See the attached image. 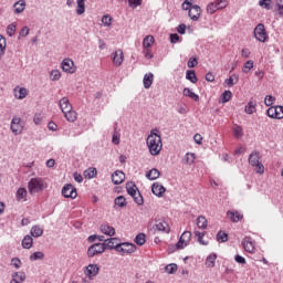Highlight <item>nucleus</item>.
I'll list each match as a JSON object with an SVG mask.
<instances>
[{
  "instance_id": "obj_20",
  "label": "nucleus",
  "mask_w": 283,
  "mask_h": 283,
  "mask_svg": "<svg viewBox=\"0 0 283 283\" xmlns=\"http://www.w3.org/2000/svg\"><path fill=\"white\" fill-rule=\"evenodd\" d=\"M151 191L155 196H158V198H163L167 189H165L159 182H155L151 187Z\"/></svg>"
},
{
  "instance_id": "obj_61",
  "label": "nucleus",
  "mask_w": 283,
  "mask_h": 283,
  "mask_svg": "<svg viewBox=\"0 0 283 283\" xmlns=\"http://www.w3.org/2000/svg\"><path fill=\"white\" fill-rule=\"evenodd\" d=\"M264 103H265L266 107H271V105H273V103H275V97L268 95L264 99Z\"/></svg>"
},
{
  "instance_id": "obj_31",
  "label": "nucleus",
  "mask_w": 283,
  "mask_h": 283,
  "mask_svg": "<svg viewBox=\"0 0 283 283\" xmlns=\"http://www.w3.org/2000/svg\"><path fill=\"white\" fill-rule=\"evenodd\" d=\"M13 8L17 14H21V12L25 10V0H19L18 2L14 3Z\"/></svg>"
},
{
  "instance_id": "obj_47",
  "label": "nucleus",
  "mask_w": 283,
  "mask_h": 283,
  "mask_svg": "<svg viewBox=\"0 0 283 283\" xmlns=\"http://www.w3.org/2000/svg\"><path fill=\"white\" fill-rule=\"evenodd\" d=\"M115 205L120 208L127 207V199L124 196H119L115 199Z\"/></svg>"
},
{
  "instance_id": "obj_55",
  "label": "nucleus",
  "mask_w": 283,
  "mask_h": 283,
  "mask_svg": "<svg viewBox=\"0 0 283 283\" xmlns=\"http://www.w3.org/2000/svg\"><path fill=\"white\" fill-rule=\"evenodd\" d=\"M214 2L217 3V8L219 10H224V8H227V6H229L228 0H216Z\"/></svg>"
},
{
  "instance_id": "obj_41",
  "label": "nucleus",
  "mask_w": 283,
  "mask_h": 283,
  "mask_svg": "<svg viewBox=\"0 0 283 283\" xmlns=\"http://www.w3.org/2000/svg\"><path fill=\"white\" fill-rule=\"evenodd\" d=\"M253 65H254V63L252 60L247 61L242 67L243 74H249V72H251V70H253Z\"/></svg>"
},
{
  "instance_id": "obj_1",
  "label": "nucleus",
  "mask_w": 283,
  "mask_h": 283,
  "mask_svg": "<svg viewBox=\"0 0 283 283\" xmlns=\"http://www.w3.org/2000/svg\"><path fill=\"white\" fill-rule=\"evenodd\" d=\"M146 145L151 156H159L160 151H163V138L154 132L148 135Z\"/></svg>"
},
{
  "instance_id": "obj_16",
  "label": "nucleus",
  "mask_w": 283,
  "mask_h": 283,
  "mask_svg": "<svg viewBox=\"0 0 283 283\" xmlns=\"http://www.w3.org/2000/svg\"><path fill=\"white\" fill-rule=\"evenodd\" d=\"M101 233H104V235H108L109 238L116 235V229H114V227L107 224V223H103L99 227Z\"/></svg>"
},
{
  "instance_id": "obj_10",
  "label": "nucleus",
  "mask_w": 283,
  "mask_h": 283,
  "mask_svg": "<svg viewBox=\"0 0 283 283\" xmlns=\"http://www.w3.org/2000/svg\"><path fill=\"white\" fill-rule=\"evenodd\" d=\"M102 253H105V245L103 243H94L87 250L88 258L102 255Z\"/></svg>"
},
{
  "instance_id": "obj_12",
  "label": "nucleus",
  "mask_w": 283,
  "mask_h": 283,
  "mask_svg": "<svg viewBox=\"0 0 283 283\" xmlns=\"http://www.w3.org/2000/svg\"><path fill=\"white\" fill-rule=\"evenodd\" d=\"M11 132L15 136L23 133V124L21 123V117H13L11 120Z\"/></svg>"
},
{
  "instance_id": "obj_14",
  "label": "nucleus",
  "mask_w": 283,
  "mask_h": 283,
  "mask_svg": "<svg viewBox=\"0 0 283 283\" xmlns=\"http://www.w3.org/2000/svg\"><path fill=\"white\" fill-rule=\"evenodd\" d=\"M201 15L202 9L198 4H193L188 12V17L189 19H191V21H198V19H200Z\"/></svg>"
},
{
  "instance_id": "obj_36",
  "label": "nucleus",
  "mask_w": 283,
  "mask_h": 283,
  "mask_svg": "<svg viewBox=\"0 0 283 283\" xmlns=\"http://www.w3.org/2000/svg\"><path fill=\"white\" fill-rule=\"evenodd\" d=\"M195 235H196L197 241L199 242V244H202L203 247H207V244H209L208 241H203V238L206 235L205 232H200V231L196 230Z\"/></svg>"
},
{
  "instance_id": "obj_21",
  "label": "nucleus",
  "mask_w": 283,
  "mask_h": 283,
  "mask_svg": "<svg viewBox=\"0 0 283 283\" xmlns=\"http://www.w3.org/2000/svg\"><path fill=\"white\" fill-rule=\"evenodd\" d=\"M227 216L231 222H240L244 218V214L239 211H228Z\"/></svg>"
},
{
  "instance_id": "obj_40",
  "label": "nucleus",
  "mask_w": 283,
  "mask_h": 283,
  "mask_svg": "<svg viewBox=\"0 0 283 283\" xmlns=\"http://www.w3.org/2000/svg\"><path fill=\"white\" fill-rule=\"evenodd\" d=\"M187 81H190V83H198V77L196 76V71H187L186 73Z\"/></svg>"
},
{
  "instance_id": "obj_63",
  "label": "nucleus",
  "mask_w": 283,
  "mask_h": 283,
  "mask_svg": "<svg viewBox=\"0 0 283 283\" xmlns=\"http://www.w3.org/2000/svg\"><path fill=\"white\" fill-rule=\"evenodd\" d=\"M268 116H269L270 118H276L275 106H271V107L268 109Z\"/></svg>"
},
{
  "instance_id": "obj_44",
  "label": "nucleus",
  "mask_w": 283,
  "mask_h": 283,
  "mask_svg": "<svg viewBox=\"0 0 283 283\" xmlns=\"http://www.w3.org/2000/svg\"><path fill=\"white\" fill-rule=\"evenodd\" d=\"M233 96L231 91H224L221 95V103H229Z\"/></svg>"
},
{
  "instance_id": "obj_32",
  "label": "nucleus",
  "mask_w": 283,
  "mask_h": 283,
  "mask_svg": "<svg viewBox=\"0 0 283 283\" xmlns=\"http://www.w3.org/2000/svg\"><path fill=\"white\" fill-rule=\"evenodd\" d=\"M34 244V239L30 235H25L22 240V247L23 249H32V245Z\"/></svg>"
},
{
  "instance_id": "obj_25",
  "label": "nucleus",
  "mask_w": 283,
  "mask_h": 283,
  "mask_svg": "<svg viewBox=\"0 0 283 283\" xmlns=\"http://www.w3.org/2000/svg\"><path fill=\"white\" fill-rule=\"evenodd\" d=\"M216 260H218V254L212 253L208 255L206 259V266H208V269H213V266H216Z\"/></svg>"
},
{
  "instance_id": "obj_2",
  "label": "nucleus",
  "mask_w": 283,
  "mask_h": 283,
  "mask_svg": "<svg viewBox=\"0 0 283 283\" xmlns=\"http://www.w3.org/2000/svg\"><path fill=\"white\" fill-rule=\"evenodd\" d=\"M60 109L69 123H75L76 118H78V114H76V111H74L67 97L60 99Z\"/></svg>"
},
{
  "instance_id": "obj_58",
  "label": "nucleus",
  "mask_w": 283,
  "mask_h": 283,
  "mask_svg": "<svg viewBox=\"0 0 283 283\" xmlns=\"http://www.w3.org/2000/svg\"><path fill=\"white\" fill-rule=\"evenodd\" d=\"M6 52V38L0 35V56Z\"/></svg>"
},
{
  "instance_id": "obj_19",
  "label": "nucleus",
  "mask_w": 283,
  "mask_h": 283,
  "mask_svg": "<svg viewBox=\"0 0 283 283\" xmlns=\"http://www.w3.org/2000/svg\"><path fill=\"white\" fill-rule=\"evenodd\" d=\"M15 200L18 202H27L28 201V189L19 188L15 192Z\"/></svg>"
},
{
  "instance_id": "obj_34",
  "label": "nucleus",
  "mask_w": 283,
  "mask_h": 283,
  "mask_svg": "<svg viewBox=\"0 0 283 283\" xmlns=\"http://www.w3.org/2000/svg\"><path fill=\"white\" fill-rule=\"evenodd\" d=\"M31 235L33 238H41V235H43V228H41L40 226H33L31 228Z\"/></svg>"
},
{
  "instance_id": "obj_23",
  "label": "nucleus",
  "mask_w": 283,
  "mask_h": 283,
  "mask_svg": "<svg viewBox=\"0 0 283 283\" xmlns=\"http://www.w3.org/2000/svg\"><path fill=\"white\" fill-rule=\"evenodd\" d=\"M25 273L24 272H14L12 274V280L10 283H21L25 282Z\"/></svg>"
},
{
  "instance_id": "obj_52",
  "label": "nucleus",
  "mask_w": 283,
  "mask_h": 283,
  "mask_svg": "<svg viewBox=\"0 0 283 283\" xmlns=\"http://www.w3.org/2000/svg\"><path fill=\"white\" fill-rule=\"evenodd\" d=\"M218 242H227L229 240V234L223 231L218 232L217 234Z\"/></svg>"
},
{
  "instance_id": "obj_43",
  "label": "nucleus",
  "mask_w": 283,
  "mask_h": 283,
  "mask_svg": "<svg viewBox=\"0 0 283 283\" xmlns=\"http://www.w3.org/2000/svg\"><path fill=\"white\" fill-rule=\"evenodd\" d=\"M232 132H233L234 138H242L243 136L242 126L234 125L232 128Z\"/></svg>"
},
{
  "instance_id": "obj_38",
  "label": "nucleus",
  "mask_w": 283,
  "mask_h": 283,
  "mask_svg": "<svg viewBox=\"0 0 283 283\" xmlns=\"http://www.w3.org/2000/svg\"><path fill=\"white\" fill-rule=\"evenodd\" d=\"M256 105L255 101H250L245 106V114H254Z\"/></svg>"
},
{
  "instance_id": "obj_45",
  "label": "nucleus",
  "mask_w": 283,
  "mask_h": 283,
  "mask_svg": "<svg viewBox=\"0 0 283 283\" xmlns=\"http://www.w3.org/2000/svg\"><path fill=\"white\" fill-rule=\"evenodd\" d=\"M135 242H136V244H138V247H143V244H145V242H147L145 233L137 234L135 238Z\"/></svg>"
},
{
  "instance_id": "obj_46",
  "label": "nucleus",
  "mask_w": 283,
  "mask_h": 283,
  "mask_svg": "<svg viewBox=\"0 0 283 283\" xmlns=\"http://www.w3.org/2000/svg\"><path fill=\"white\" fill-rule=\"evenodd\" d=\"M96 174H97L96 168H88V169H86V170L84 171L85 178H88V179H91V178H96Z\"/></svg>"
},
{
  "instance_id": "obj_62",
  "label": "nucleus",
  "mask_w": 283,
  "mask_h": 283,
  "mask_svg": "<svg viewBox=\"0 0 283 283\" xmlns=\"http://www.w3.org/2000/svg\"><path fill=\"white\" fill-rule=\"evenodd\" d=\"M275 112H276V119H282L283 118V106H275Z\"/></svg>"
},
{
  "instance_id": "obj_3",
  "label": "nucleus",
  "mask_w": 283,
  "mask_h": 283,
  "mask_svg": "<svg viewBox=\"0 0 283 283\" xmlns=\"http://www.w3.org/2000/svg\"><path fill=\"white\" fill-rule=\"evenodd\" d=\"M249 164L254 168L255 174H264V165L260 163V153L252 151L249 157Z\"/></svg>"
},
{
  "instance_id": "obj_39",
  "label": "nucleus",
  "mask_w": 283,
  "mask_h": 283,
  "mask_svg": "<svg viewBox=\"0 0 283 283\" xmlns=\"http://www.w3.org/2000/svg\"><path fill=\"white\" fill-rule=\"evenodd\" d=\"M238 81H239L238 75L233 74L224 81V84L229 87H233V85H235V83H238Z\"/></svg>"
},
{
  "instance_id": "obj_15",
  "label": "nucleus",
  "mask_w": 283,
  "mask_h": 283,
  "mask_svg": "<svg viewBox=\"0 0 283 283\" xmlns=\"http://www.w3.org/2000/svg\"><path fill=\"white\" fill-rule=\"evenodd\" d=\"M112 61L116 67H120L123 65V61H125V54H123V50L118 49L112 55Z\"/></svg>"
},
{
  "instance_id": "obj_24",
  "label": "nucleus",
  "mask_w": 283,
  "mask_h": 283,
  "mask_svg": "<svg viewBox=\"0 0 283 283\" xmlns=\"http://www.w3.org/2000/svg\"><path fill=\"white\" fill-rule=\"evenodd\" d=\"M13 92H14V96L17 98H19V101H23V98H25V96H28V90L24 87H21V88L17 87V88H14Z\"/></svg>"
},
{
  "instance_id": "obj_5",
  "label": "nucleus",
  "mask_w": 283,
  "mask_h": 283,
  "mask_svg": "<svg viewBox=\"0 0 283 283\" xmlns=\"http://www.w3.org/2000/svg\"><path fill=\"white\" fill-rule=\"evenodd\" d=\"M115 251H117L120 255H132V253H136V244L124 242L116 244Z\"/></svg>"
},
{
  "instance_id": "obj_42",
  "label": "nucleus",
  "mask_w": 283,
  "mask_h": 283,
  "mask_svg": "<svg viewBox=\"0 0 283 283\" xmlns=\"http://www.w3.org/2000/svg\"><path fill=\"white\" fill-rule=\"evenodd\" d=\"M76 14H85V0H77Z\"/></svg>"
},
{
  "instance_id": "obj_54",
  "label": "nucleus",
  "mask_w": 283,
  "mask_h": 283,
  "mask_svg": "<svg viewBox=\"0 0 283 283\" xmlns=\"http://www.w3.org/2000/svg\"><path fill=\"white\" fill-rule=\"evenodd\" d=\"M14 32H17V24L11 23L7 27V34L9 36H14Z\"/></svg>"
},
{
  "instance_id": "obj_37",
  "label": "nucleus",
  "mask_w": 283,
  "mask_h": 283,
  "mask_svg": "<svg viewBox=\"0 0 283 283\" xmlns=\"http://www.w3.org/2000/svg\"><path fill=\"white\" fill-rule=\"evenodd\" d=\"M206 10H207V13H208V14H216V12H218V10H220V9H218V4H217V2L214 1V2H210V3L207 6Z\"/></svg>"
},
{
  "instance_id": "obj_18",
  "label": "nucleus",
  "mask_w": 283,
  "mask_h": 283,
  "mask_svg": "<svg viewBox=\"0 0 283 283\" xmlns=\"http://www.w3.org/2000/svg\"><path fill=\"white\" fill-rule=\"evenodd\" d=\"M112 181L115 185H123V182H125V172L120 171V170H116L113 175H112Z\"/></svg>"
},
{
  "instance_id": "obj_7",
  "label": "nucleus",
  "mask_w": 283,
  "mask_h": 283,
  "mask_svg": "<svg viewBox=\"0 0 283 283\" xmlns=\"http://www.w3.org/2000/svg\"><path fill=\"white\" fill-rule=\"evenodd\" d=\"M28 189L31 196L43 191V179L32 178L28 184Z\"/></svg>"
},
{
  "instance_id": "obj_35",
  "label": "nucleus",
  "mask_w": 283,
  "mask_h": 283,
  "mask_svg": "<svg viewBox=\"0 0 283 283\" xmlns=\"http://www.w3.org/2000/svg\"><path fill=\"white\" fill-rule=\"evenodd\" d=\"M126 189L129 196H136L138 191V187H136V185L132 184V182H127L126 184Z\"/></svg>"
},
{
  "instance_id": "obj_13",
  "label": "nucleus",
  "mask_w": 283,
  "mask_h": 283,
  "mask_svg": "<svg viewBox=\"0 0 283 283\" xmlns=\"http://www.w3.org/2000/svg\"><path fill=\"white\" fill-rule=\"evenodd\" d=\"M242 245L247 253H255V241L251 237L243 238Z\"/></svg>"
},
{
  "instance_id": "obj_57",
  "label": "nucleus",
  "mask_w": 283,
  "mask_h": 283,
  "mask_svg": "<svg viewBox=\"0 0 283 283\" xmlns=\"http://www.w3.org/2000/svg\"><path fill=\"white\" fill-rule=\"evenodd\" d=\"M181 8L182 10H191L193 8V0H185Z\"/></svg>"
},
{
  "instance_id": "obj_27",
  "label": "nucleus",
  "mask_w": 283,
  "mask_h": 283,
  "mask_svg": "<svg viewBox=\"0 0 283 283\" xmlns=\"http://www.w3.org/2000/svg\"><path fill=\"white\" fill-rule=\"evenodd\" d=\"M184 165H193L196 163V154L187 153L182 159Z\"/></svg>"
},
{
  "instance_id": "obj_51",
  "label": "nucleus",
  "mask_w": 283,
  "mask_h": 283,
  "mask_svg": "<svg viewBox=\"0 0 283 283\" xmlns=\"http://www.w3.org/2000/svg\"><path fill=\"white\" fill-rule=\"evenodd\" d=\"M165 271L169 274L176 273L178 271V265L176 263L168 264L166 265Z\"/></svg>"
},
{
  "instance_id": "obj_29",
  "label": "nucleus",
  "mask_w": 283,
  "mask_h": 283,
  "mask_svg": "<svg viewBox=\"0 0 283 283\" xmlns=\"http://www.w3.org/2000/svg\"><path fill=\"white\" fill-rule=\"evenodd\" d=\"M208 224H209V222L207 221V217L199 216L197 218V227H198V229L205 230V229H207Z\"/></svg>"
},
{
  "instance_id": "obj_49",
  "label": "nucleus",
  "mask_w": 283,
  "mask_h": 283,
  "mask_svg": "<svg viewBox=\"0 0 283 283\" xmlns=\"http://www.w3.org/2000/svg\"><path fill=\"white\" fill-rule=\"evenodd\" d=\"M45 258V254L43 252H34L30 255L31 262H36V260H43Z\"/></svg>"
},
{
  "instance_id": "obj_17",
  "label": "nucleus",
  "mask_w": 283,
  "mask_h": 283,
  "mask_svg": "<svg viewBox=\"0 0 283 283\" xmlns=\"http://www.w3.org/2000/svg\"><path fill=\"white\" fill-rule=\"evenodd\" d=\"M98 271H101V269L97 264H88L85 271V275L91 279L96 277L98 275Z\"/></svg>"
},
{
  "instance_id": "obj_6",
  "label": "nucleus",
  "mask_w": 283,
  "mask_h": 283,
  "mask_svg": "<svg viewBox=\"0 0 283 283\" xmlns=\"http://www.w3.org/2000/svg\"><path fill=\"white\" fill-rule=\"evenodd\" d=\"M153 229L158 233H171V226H169V221H167L166 219L155 220Z\"/></svg>"
},
{
  "instance_id": "obj_59",
  "label": "nucleus",
  "mask_w": 283,
  "mask_h": 283,
  "mask_svg": "<svg viewBox=\"0 0 283 283\" xmlns=\"http://www.w3.org/2000/svg\"><path fill=\"white\" fill-rule=\"evenodd\" d=\"M113 145H120V133L115 132L112 139Z\"/></svg>"
},
{
  "instance_id": "obj_50",
  "label": "nucleus",
  "mask_w": 283,
  "mask_h": 283,
  "mask_svg": "<svg viewBox=\"0 0 283 283\" xmlns=\"http://www.w3.org/2000/svg\"><path fill=\"white\" fill-rule=\"evenodd\" d=\"M112 21H114V19L109 14H105V15L102 17V23L106 28H109V25H112Z\"/></svg>"
},
{
  "instance_id": "obj_33",
  "label": "nucleus",
  "mask_w": 283,
  "mask_h": 283,
  "mask_svg": "<svg viewBox=\"0 0 283 283\" xmlns=\"http://www.w3.org/2000/svg\"><path fill=\"white\" fill-rule=\"evenodd\" d=\"M146 178H148V180H157V178H160V171L156 168H153L146 174Z\"/></svg>"
},
{
  "instance_id": "obj_64",
  "label": "nucleus",
  "mask_w": 283,
  "mask_h": 283,
  "mask_svg": "<svg viewBox=\"0 0 283 283\" xmlns=\"http://www.w3.org/2000/svg\"><path fill=\"white\" fill-rule=\"evenodd\" d=\"M275 3L280 14H283V0H275Z\"/></svg>"
},
{
  "instance_id": "obj_22",
  "label": "nucleus",
  "mask_w": 283,
  "mask_h": 283,
  "mask_svg": "<svg viewBox=\"0 0 283 283\" xmlns=\"http://www.w3.org/2000/svg\"><path fill=\"white\" fill-rule=\"evenodd\" d=\"M102 244L104 245L105 251H107V249L116 250V244H120V243H118L117 238H111V239L104 240V243H102Z\"/></svg>"
},
{
  "instance_id": "obj_56",
  "label": "nucleus",
  "mask_w": 283,
  "mask_h": 283,
  "mask_svg": "<svg viewBox=\"0 0 283 283\" xmlns=\"http://www.w3.org/2000/svg\"><path fill=\"white\" fill-rule=\"evenodd\" d=\"M132 198H134L136 205H138L139 207L144 203L143 195H140V192H137Z\"/></svg>"
},
{
  "instance_id": "obj_28",
  "label": "nucleus",
  "mask_w": 283,
  "mask_h": 283,
  "mask_svg": "<svg viewBox=\"0 0 283 283\" xmlns=\"http://www.w3.org/2000/svg\"><path fill=\"white\" fill-rule=\"evenodd\" d=\"M184 96H187L188 98H192V101H200V96L196 93H193V91H191V88H184Z\"/></svg>"
},
{
  "instance_id": "obj_4",
  "label": "nucleus",
  "mask_w": 283,
  "mask_h": 283,
  "mask_svg": "<svg viewBox=\"0 0 283 283\" xmlns=\"http://www.w3.org/2000/svg\"><path fill=\"white\" fill-rule=\"evenodd\" d=\"M254 39L259 41V43H266L269 41V33L266 32V28L263 23H259L253 31Z\"/></svg>"
},
{
  "instance_id": "obj_26",
  "label": "nucleus",
  "mask_w": 283,
  "mask_h": 283,
  "mask_svg": "<svg viewBox=\"0 0 283 283\" xmlns=\"http://www.w3.org/2000/svg\"><path fill=\"white\" fill-rule=\"evenodd\" d=\"M151 85H154V74L148 73L144 76V87H145V90H149V87H151Z\"/></svg>"
},
{
  "instance_id": "obj_8",
  "label": "nucleus",
  "mask_w": 283,
  "mask_h": 283,
  "mask_svg": "<svg viewBox=\"0 0 283 283\" xmlns=\"http://www.w3.org/2000/svg\"><path fill=\"white\" fill-rule=\"evenodd\" d=\"M189 244H191V231H185L176 243V249L180 251L182 249H187Z\"/></svg>"
},
{
  "instance_id": "obj_53",
  "label": "nucleus",
  "mask_w": 283,
  "mask_h": 283,
  "mask_svg": "<svg viewBox=\"0 0 283 283\" xmlns=\"http://www.w3.org/2000/svg\"><path fill=\"white\" fill-rule=\"evenodd\" d=\"M50 78L52 81H60L61 80V71H59V70L51 71Z\"/></svg>"
},
{
  "instance_id": "obj_60",
  "label": "nucleus",
  "mask_w": 283,
  "mask_h": 283,
  "mask_svg": "<svg viewBox=\"0 0 283 283\" xmlns=\"http://www.w3.org/2000/svg\"><path fill=\"white\" fill-rule=\"evenodd\" d=\"M33 122L36 124V125H41V123H43V114L41 113H36L33 117Z\"/></svg>"
},
{
  "instance_id": "obj_48",
  "label": "nucleus",
  "mask_w": 283,
  "mask_h": 283,
  "mask_svg": "<svg viewBox=\"0 0 283 283\" xmlns=\"http://www.w3.org/2000/svg\"><path fill=\"white\" fill-rule=\"evenodd\" d=\"M273 0H260L259 6L264 8V10H271Z\"/></svg>"
},
{
  "instance_id": "obj_30",
  "label": "nucleus",
  "mask_w": 283,
  "mask_h": 283,
  "mask_svg": "<svg viewBox=\"0 0 283 283\" xmlns=\"http://www.w3.org/2000/svg\"><path fill=\"white\" fill-rule=\"evenodd\" d=\"M155 42H156V39H154V35H147L143 40V48L151 49Z\"/></svg>"
},
{
  "instance_id": "obj_11",
  "label": "nucleus",
  "mask_w": 283,
  "mask_h": 283,
  "mask_svg": "<svg viewBox=\"0 0 283 283\" xmlns=\"http://www.w3.org/2000/svg\"><path fill=\"white\" fill-rule=\"evenodd\" d=\"M62 196H64V198H71V200H74L77 198L78 192L73 185L69 184L62 188Z\"/></svg>"
},
{
  "instance_id": "obj_9",
  "label": "nucleus",
  "mask_w": 283,
  "mask_h": 283,
  "mask_svg": "<svg viewBox=\"0 0 283 283\" xmlns=\"http://www.w3.org/2000/svg\"><path fill=\"white\" fill-rule=\"evenodd\" d=\"M61 67L66 74H76V65L74 64V61L70 57H66L62 61Z\"/></svg>"
}]
</instances>
